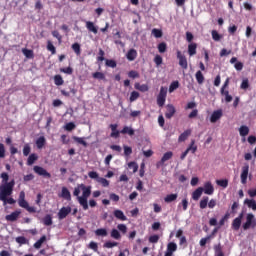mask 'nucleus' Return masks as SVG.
I'll list each match as a JSON object with an SVG mask.
<instances>
[{"label": "nucleus", "mask_w": 256, "mask_h": 256, "mask_svg": "<svg viewBox=\"0 0 256 256\" xmlns=\"http://www.w3.org/2000/svg\"><path fill=\"white\" fill-rule=\"evenodd\" d=\"M42 223H44L46 227H50L51 225H53L52 216L50 214L45 215Z\"/></svg>", "instance_id": "nucleus-32"}, {"label": "nucleus", "mask_w": 256, "mask_h": 256, "mask_svg": "<svg viewBox=\"0 0 256 256\" xmlns=\"http://www.w3.org/2000/svg\"><path fill=\"white\" fill-rule=\"evenodd\" d=\"M237 61H238V58L232 57L229 62L230 64H234L235 70L242 71L244 68V64L242 62H237Z\"/></svg>", "instance_id": "nucleus-15"}, {"label": "nucleus", "mask_w": 256, "mask_h": 256, "mask_svg": "<svg viewBox=\"0 0 256 256\" xmlns=\"http://www.w3.org/2000/svg\"><path fill=\"white\" fill-rule=\"evenodd\" d=\"M173 152L172 151H167L163 154L162 158L160 161L156 163V168L159 169L163 166H165V162L169 161L173 157Z\"/></svg>", "instance_id": "nucleus-6"}, {"label": "nucleus", "mask_w": 256, "mask_h": 256, "mask_svg": "<svg viewBox=\"0 0 256 256\" xmlns=\"http://www.w3.org/2000/svg\"><path fill=\"white\" fill-rule=\"evenodd\" d=\"M167 93H168L167 87L160 88L159 94L157 95V98H156V103L159 107H163L165 105Z\"/></svg>", "instance_id": "nucleus-3"}, {"label": "nucleus", "mask_w": 256, "mask_h": 256, "mask_svg": "<svg viewBox=\"0 0 256 256\" xmlns=\"http://www.w3.org/2000/svg\"><path fill=\"white\" fill-rule=\"evenodd\" d=\"M250 132V128L246 125H242L240 128H239V134L240 136L242 137H245L249 134Z\"/></svg>", "instance_id": "nucleus-33"}, {"label": "nucleus", "mask_w": 256, "mask_h": 256, "mask_svg": "<svg viewBox=\"0 0 256 256\" xmlns=\"http://www.w3.org/2000/svg\"><path fill=\"white\" fill-rule=\"evenodd\" d=\"M72 212V208L70 206L62 207L57 213V217L59 221H62V219H66L68 215Z\"/></svg>", "instance_id": "nucleus-7"}, {"label": "nucleus", "mask_w": 256, "mask_h": 256, "mask_svg": "<svg viewBox=\"0 0 256 256\" xmlns=\"http://www.w3.org/2000/svg\"><path fill=\"white\" fill-rule=\"evenodd\" d=\"M46 49L50 51L52 55L56 54V47L50 40L47 41Z\"/></svg>", "instance_id": "nucleus-42"}, {"label": "nucleus", "mask_w": 256, "mask_h": 256, "mask_svg": "<svg viewBox=\"0 0 256 256\" xmlns=\"http://www.w3.org/2000/svg\"><path fill=\"white\" fill-rule=\"evenodd\" d=\"M46 144V139L44 136H40L39 138L36 139V147L38 149H42Z\"/></svg>", "instance_id": "nucleus-31"}, {"label": "nucleus", "mask_w": 256, "mask_h": 256, "mask_svg": "<svg viewBox=\"0 0 256 256\" xmlns=\"http://www.w3.org/2000/svg\"><path fill=\"white\" fill-rule=\"evenodd\" d=\"M127 75L129 78H132V79H136L140 77V74L135 70L129 71Z\"/></svg>", "instance_id": "nucleus-62"}, {"label": "nucleus", "mask_w": 256, "mask_h": 256, "mask_svg": "<svg viewBox=\"0 0 256 256\" xmlns=\"http://www.w3.org/2000/svg\"><path fill=\"white\" fill-rule=\"evenodd\" d=\"M134 88L137 89L138 91L141 92H147L149 91V86L147 84H140V83H135Z\"/></svg>", "instance_id": "nucleus-30"}, {"label": "nucleus", "mask_w": 256, "mask_h": 256, "mask_svg": "<svg viewBox=\"0 0 256 256\" xmlns=\"http://www.w3.org/2000/svg\"><path fill=\"white\" fill-rule=\"evenodd\" d=\"M60 72L71 75V74H73V68H71V67L61 68Z\"/></svg>", "instance_id": "nucleus-64"}, {"label": "nucleus", "mask_w": 256, "mask_h": 256, "mask_svg": "<svg viewBox=\"0 0 256 256\" xmlns=\"http://www.w3.org/2000/svg\"><path fill=\"white\" fill-rule=\"evenodd\" d=\"M244 203L247 205L249 209H252L253 211H256V201L255 200H250L246 199Z\"/></svg>", "instance_id": "nucleus-39"}, {"label": "nucleus", "mask_w": 256, "mask_h": 256, "mask_svg": "<svg viewBox=\"0 0 256 256\" xmlns=\"http://www.w3.org/2000/svg\"><path fill=\"white\" fill-rule=\"evenodd\" d=\"M75 128H76V125H75V123H73V122H69V123L65 124V126H64V129H65L66 131H72V130H74Z\"/></svg>", "instance_id": "nucleus-61"}, {"label": "nucleus", "mask_w": 256, "mask_h": 256, "mask_svg": "<svg viewBox=\"0 0 256 256\" xmlns=\"http://www.w3.org/2000/svg\"><path fill=\"white\" fill-rule=\"evenodd\" d=\"M110 237L119 241L121 239V234L117 229H112L110 232Z\"/></svg>", "instance_id": "nucleus-40"}, {"label": "nucleus", "mask_w": 256, "mask_h": 256, "mask_svg": "<svg viewBox=\"0 0 256 256\" xmlns=\"http://www.w3.org/2000/svg\"><path fill=\"white\" fill-rule=\"evenodd\" d=\"M105 65L107 67H110V68H116L117 67V62L115 60H112V59H106L105 60Z\"/></svg>", "instance_id": "nucleus-55"}, {"label": "nucleus", "mask_w": 256, "mask_h": 256, "mask_svg": "<svg viewBox=\"0 0 256 256\" xmlns=\"http://www.w3.org/2000/svg\"><path fill=\"white\" fill-rule=\"evenodd\" d=\"M128 168L132 169L133 173H135L138 171L139 166L136 162L132 161L128 163Z\"/></svg>", "instance_id": "nucleus-59"}, {"label": "nucleus", "mask_w": 256, "mask_h": 256, "mask_svg": "<svg viewBox=\"0 0 256 256\" xmlns=\"http://www.w3.org/2000/svg\"><path fill=\"white\" fill-rule=\"evenodd\" d=\"M211 36H212V39L216 42L221 41V39L223 38V36L219 34L217 30L211 31Z\"/></svg>", "instance_id": "nucleus-41"}, {"label": "nucleus", "mask_w": 256, "mask_h": 256, "mask_svg": "<svg viewBox=\"0 0 256 256\" xmlns=\"http://www.w3.org/2000/svg\"><path fill=\"white\" fill-rule=\"evenodd\" d=\"M85 27L89 32H92L93 34H97L98 33V27L95 26V24L93 22L90 21H86L85 23Z\"/></svg>", "instance_id": "nucleus-18"}, {"label": "nucleus", "mask_w": 256, "mask_h": 256, "mask_svg": "<svg viewBox=\"0 0 256 256\" xmlns=\"http://www.w3.org/2000/svg\"><path fill=\"white\" fill-rule=\"evenodd\" d=\"M47 237L44 235L42 237H40V239H38V241H36V243H34V249H41L43 243H45Z\"/></svg>", "instance_id": "nucleus-35"}, {"label": "nucleus", "mask_w": 256, "mask_h": 256, "mask_svg": "<svg viewBox=\"0 0 256 256\" xmlns=\"http://www.w3.org/2000/svg\"><path fill=\"white\" fill-rule=\"evenodd\" d=\"M191 134H192V130L190 129L185 130L182 134L179 135L178 142L186 141Z\"/></svg>", "instance_id": "nucleus-22"}, {"label": "nucleus", "mask_w": 256, "mask_h": 256, "mask_svg": "<svg viewBox=\"0 0 256 256\" xmlns=\"http://www.w3.org/2000/svg\"><path fill=\"white\" fill-rule=\"evenodd\" d=\"M53 79H54V84L56 86H61L64 84V80L61 75H55Z\"/></svg>", "instance_id": "nucleus-43"}, {"label": "nucleus", "mask_w": 256, "mask_h": 256, "mask_svg": "<svg viewBox=\"0 0 256 256\" xmlns=\"http://www.w3.org/2000/svg\"><path fill=\"white\" fill-rule=\"evenodd\" d=\"M195 78L198 84H203L205 81V77L202 73V71H197L195 74Z\"/></svg>", "instance_id": "nucleus-37"}, {"label": "nucleus", "mask_w": 256, "mask_h": 256, "mask_svg": "<svg viewBox=\"0 0 256 256\" xmlns=\"http://www.w3.org/2000/svg\"><path fill=\"white\" fill-rule=\"evenodd\" d=\"M204 189L202 187L197 188L193 193H192V199L193 201H198L200 197H202Z\"/></svg>", "instance_id": "nucleus-20"}, {"label": "nucleus", "mask_w": 256, "mask_h": 256, "mask_svg": "<svg viewBox=\"0 0 256 256\" xmlns=\"http://www.w3.org/2000/svg\"><path fill=\"white\" fill-rule=\"evenodd\" d=\"M22 53H24V56H26V58H28V59L34 58L33 50L24 48V49H22Z\"/></svg>", "instance_id": "nucleus-48"}, {"label": "nucleus", "mask_w": 256, "mask_h": 256, "mask_svg": "<svg viewBox=\"0 0 256 256\" xmlns=\"http://www.w3.org/2000/svg\"><path fill=\"white\" fill-rule=\"evenodd\" d=\"M72 50L76 55H81V46L79 43H74L71 45Z\"/></svg>", "instance_id": "nucleus-47"}, {"label": "nucleus", "mask_w": 256, "mask_h": 256, "mask_svg": "<svg viewBox=\"0 0 256 256\" xmlns=\"http://www.w3.org/2000/svg\"><path fill=\"white\" fill-rule=\"evenodd\" d=\"M73 140L77 142L78 144H81L83 147H88V143L84 140L82 137L74 136Z\"/></svg>", "instance_id": "nucleus-44"}, {"label": "nucleus", "mask_w": 256, "mask_h": 256, "mask_svg": "<svg viewBox=\"0 0 256 256\" xmlns=\"http://www.w3.org/2000/svg\"><path fill=\"white\" fill-rule=\"evenodd\" d=\"M250 227H256V219L252 213L247 214L246 222L242 225L244 231H248Z\"/></svg>", "instance_id": "nucleus-4"}, {"label": "nucleus", "mask_w": 256, "mask_h": 256, "mask_svg": "<svg viewBox=\"0 0 256 256\" xmlns=\"http://www.w3.org/2000/svg\"><path fill=\"white\" fill-rule=\"evenodd\" d=\"M223 116V111L221 109L219 110H216L214 111L212 114H211V117H210V122L211 123H216L219 119H221Z\"/></svg>", "instance_id": "nucleus-13"}, {"label": "nucleus", "mask_w": 256, "mask_h": 256, "mask_svg": "<svg viewBox=\"0 0 256 256\" xmlns=\"http://www.w3.org/2000/svg\"><path fill=\"white\" fill-rule=\"evenodd\" d=\"M113 215L119 221H127V216L124 214L122 210H114Z\"/></svg>", "instance_id": "nucleus-16"}, {"label": "nucleus", "mask_w": 256, "mask_h": 256, "mask_svg": "<svg viewBox=\"0 0 256 256\" xmlns=\"http://www.w3.org/2000/svg\"><path fill=\"white\" fill-rule=\"evenodd\" d=\"M220 93L225 97V102L230 103L233 100V97L229 94L228 90L220 89Z\"/></svg>", "instance_id": "nucleus-29"}, {"label": "nucleus", "mask_w": 256, "mask_h": 256, "mask_svg": "<svg viewBox=\"0 0 256 256\" xmlns=\"http://www.w3.org/2000/svg\"><path fill=\"white\" fill-rule=\"evenodd\" d=\"M210 239H212V235H208L205 238H201L199 241L200 247H205L207 245L208 241H210Z\"/></svg>", "instance_id": "nucleus-53"}, {"label": "nucleus", "mask_w": 256, "mask_h": 256, "mask_svg": "<svg viewBox=\"0 0 256 256\" xmlns=\"http://www.w3.org/2000/svg\"><path fill=\"white\" fill-rule=\"evenodd\" d=\"M16 241L18 242V245H26L28 243L27 238L24 236L16 237Z\"/></svg>", "instance_id": "nucleus-56"}, {"label": "nucleus", "mask_w": 256, "mask_h": 256, "mask_svg": "<svg viewBox=\"0 0 256 256\" xmlns=\"http://www.w3.org/2000/svg\"><path fill=\"white\" fill-rule=\"evenodd\" d=\"M176 57L179 61L178 62L179 66L183 69H188V60H187L186 56L180 50L176 51Z\"/></svg>", "instance_id": "nucleus-5"}, {"label": "nucleus", "mask_w": 256, "mask_h": 256, "mask_svg": "<svg viewBox=\"0 0 256 256\" xmlns=\"http://www.w3.org/2000/svg\"><path fill=\"white\" fill-rule=\"evenodd\" d=\"M197 47L198 45L196 43H190L188 45V55L189 56H194L197 54Z\"/></svg>", "instance_id": "nucleus-23"}, {"label": "nucleus", "mask_w": 256, "mask_h": 256, "mask_svg": "<svg viewBox=\"0 0 256 256\" xmlns=\"http://www.w3.org/2000/svg\"><path fill=\"white\" fill-rule=\"evenodd\" d=\"M180 84L179 81H174L170 84L169 86V92L172 93L173 91H175L177 88H179Z\"/></svg>", "instance_id": "nucleus-57"}, {"label": "nucleus", "mask_w": 256, "mask_h": 256, "mask_svg": "<svg viewBox=\"0 0 256 256\" xmlns=\"http://www.w3.org/2000/svg\"><path fill=\"white\" fill-rule=\"evenodd\" d=\"M96 237H107L108 231L106 228H98L94 231Z\"/></svg>", "instance_id": "nucleus-25"}, {"label": "nucleus", "mask_w": 256, "mask_h": 256, "mask_svg": "<svg viewBox=\"0 0 256 256\" xmlns=\"http://www.w3.org/2000/svg\"><path fill=\"white\" fill-rule=\"evenodd\" d=\"M14 186L15 180L0 184V201H5L6 197L13 195Z\"/></svg>", "instance_id": "nucleus-2"}, {"label": "nucleus", "mask_w": 256, "mask_h": 256, "mask_svg": "<svg viewBox=\"0 0 256 256\" xmlns=\"http://www.w3.org/2000/svg\"><path fill=\"white\" fill-rule=\"evenodd\" d=\"M241 225H242V220H239L238 218H235L232 221L231 228L233 229V231H239Z\"/></svg>", "instance_id": "nucleus-26"}, {"label": "nucleus", "mask_w": 256, "mask_h": 256, "mask_svg": "<svg viewBox=\"0 0 256 256\" xmlns=\"http://www.w3.org/2000/svg\"><path fill=\"white\" fill-rule=\"evenodd\" d=\"M157 49L159 53H165L167 51V43L162 42L157 45Z\"/></svg>", "instance_id": "nucleus-49"}, {"label": "nucleus", "mask_w": 256, "mask_h": 256, "mask_svg": "<svg viewBox=\"0 0 256 256\" xmlns=\"http://www.w3.org/2000/svg\"><path fill=\"white\" fill-rule=\"evenodd\" d=\"M208 203H209V197L207 196L203 197L199 202V208L206 209L208 207Z\"/></svg>", "instance_id": "nucleus-36"}, {"label": "nucleus", "mask_w": 256, "mask_h": 256, "mask_svg": "<svg viewBox=\"0 0 256 256\" xmlns=\"http://www.w3.org/2000/svg\"><path fill=\"white\" fill-rule=\"evenodd\" d=\"M140 97V93L137 91H132L130 93L129 101L130 102H135L138 98Z\"/></svg>", "instance_id": "nucleus-50"}, {"label": "nucleus", "mask_w": 256, "mask_h": 256, "mask_svg": "<svg viewBox=\"0 0 256 256\" xmlns=\"http://www.w3.org/2000/svg\"><path fill=\"white\" fill-rule=\"evenodd\" d=\"M97 182L100 183L103 187H108L110 185L109 180L103 177L98 178Z\"/></svg>", "instance_id": "nucleus-58"}, {"label": "nucleus", "mask_w": 256, "mask_h": 256, "mask_svg": "<svg viewBox=\"0 0 256 256\" xmlns=\"http://www.w3.org/2000/svg\"><path fill=\"white\" fill-rule=\"evenodd\" d=\"M249 169H250L249 164H245L242 167V172H241V175H240V179H241V183L242 184H247V179H248V175H249Z\"/></svg>", "instance_id": "nucleus-8"}, {"label": "nucleus", "mask_w": 256, "mask_h": 256, "mask_svg": "<svg viewBox=\"0 0 256 256\" xmlns=\"http://www.w3.org/2000/svg\"><path fill=\"white\" fill-rule=\"evenodd\" d=\"M80 188L82 191V196H78L77 201L79 205L82 207L83 211H88L89 209L88 199L92 193L91 186L80 184Z\"/></svg>", "instance_id": "nucleus-1"}, {"label": "nucleus", "mask_w": 256, "mask_h": 256, "mask_svg": "<svg viewBox=\"0 0 256 256\" xmlns=\"http://www.w3.org/2000/svg\"><path fill=\"white\" fill-rule=\"evenodd\" d=\"M0 177L2 178V184L9 183L8 182V180H9L8 173L2 172V174H0Z\"/></svg>", "instance_id": "nucleus-63"}, {"label": "nucleus", "mask_w": 256, "mask_h": 256, "mask_svg": "<svg viewBox=\"0 0 256 256\" xmlns=\"http://www.w3.org/2000/svg\"><path fill=\"white\" fill-rule=\"evenodd\" d=\"M197 150H198V146L196 145V141L192 139L186 151L191 152L192 154H195Z\"/></svg>", "instance_id": "nucleus-24"}, {"label": "nucleus", "mask_w": 256, "mask_h": 256, "mask_svg": "<svg viewBox=\"0 0 256 256\" xmlns=\"http://www.w3.org/2000/svg\"><path fill=\"white\" fill-rule=\"evenodd\" d=\"M92 77H93L94 79H98V80H105V79H106L105 74L102 73V72H94V73L92 74Z\"/></svg>", "instance_id": "nucleus-54"}, {"label": "nucleus", "mask_w": 256, "mask_h": 256, "mask_svg": "<svg viewBox=\"0 0 256 256\" xmlns=\"http://www.w3.org/2000/svg\"><path fill=\"white\" fill-rule=\"evenodd\" d=\"M34 172L40 176H44L45 178H51V174L41 166H34Z\"/></svg>", "instance_id": "nucleus-10"}, {"label": "nucleus", "mask_w": 256, "mask_h": 256, "mask_svg": "<svg viewBox=\"0 0 256 256\" xmlns=\"http://www.w3.org/2000/svg\"><path fill=\"white\" fill-rule=\"evenodd\" d=\"M138 56V52L135 49H130L128 50L127 54H126V58L129 61H134Z\"/></svg>", "instance_id": "nucleus-21"}, {"label": "nucleus", "mask_w": 256, "mask_h": 256, "mask_svg": "<svg viewBox=\"0 0 256 256\" xmlns=\"http://www.w3.org/2000/svg\"><path fill=\"white\" fill-rule=\"evenodd\" d=\"M178 194H168L164 197L165 203H173V201H177Z\"/></svg>", "instance_id": "nucleus-27"}, {"label": "nucleus", "mask_w": 256, "mask_h": 256, "mask_svg": "<svg viewBox=\"0 0 256 256\" xmlns=\"http://www.w3.org/2000/svg\"><path fill=\"white\" fill-rule=\"evenodd\" d=\"M38 155L35 153L30 154V156H28V161L26 162V164H28L29 166L33 165L37 160H38Z\"/></svg>", "instance_id": "nucleus-34"}, {"label": "nucleus", "mask_w": 256, "mask_h": 256, "mask_svg": "<svg viewBox=\"0 0 256 256\" xmlns=\"http://www.w3.org/2000/svg\"><path fill=\"white\" fill-rule=\"evenodd\" d=\"M216 184L221 186L222 188H227L229 185V180L228 179L216 180Z\"/></svg>", "instance_id": "nucleus-46"}, {"label": "nucleus", "mask_w": 256, "mask_h": 256, "mask_svg": "<svg viewBox=\"0 0 256 256\" xmlns=\"http://www.w3.org/2000/svg\"><path fill=\"white\" fill-rule=\"evenodd\" d=\"M120 133L122 134H128L129 136H133L135 135V130L128 127V126H125L123 127V129L120 131Z\"/></svg>", "instance_id": "nucleus-38"}, {"label": "nucleus", "mask_w": 256, "mask_h": 256, "mask_svg": "<svg viewBox=\"0 0 256 256\" xmlns=\"http://www.w3.org/2000/svg\"><path fill=\"white\" fill-rule=\"evenodd\" d=\"M154 63H155V65L156 66H160V65H162L163 64V58H162V56L161 55H156L155 57H154Z\"/></svg>", "instance_id": "nucleus-60"}, {"label": "nucleus", "mask_w": 256, "mask_h": 256, "mask_svg": "<svg viewBox=\"0 0 256 256\" xmlns=\"http://www.w3.org/2000/svg\"><path fill=\"white\" fill-rule=\"evenodd\" d=\"M151 34H152L155 38H161V37H163V31L160 30V29H156V28L152 29Z\"/></svg>", "instance_id": "nucleus-51"}, {"label": "nucleus", "mask_w": 256, "mask_h": 256, "mask_svg": "<svg viewBox=\"0 0 256 256\" xmlns=\"http://www.w3.org/2000/svg\"><path fill=\"white\" fill-rule=\"evenodd\" d=\"M20 215H21V210H16V211L6 215V221H10V222L14 223V221L19 219Z\"/></svg>", "instance_id": "nucleus-12"}, {"label": "nucleus", "mask_w": 256, "mask_h": 256, "mask_svg": "<svg viewBox=\"0 0 256 256\" xmlns=\"http://www.w3.org/2000/svg\"><path fill=\"white\" fill-rule=\"evenodd\" d=\"M60 197H62V199H65L66 201H70L72 199L71 193L67 187H62Z\"/></svg>", "instance_id": "nucleus-19"}, {"label": "nucleus", "mask_w": 256, "mask_h": 256, "mask_svg": "<svg viewBox=\"0 0 256 256\" xmlns=\"http://www.w3.org/2000/svg\"><path fill=\"white\" fill-rule=\"evenodd\" d=\"M177 249H178L177 244L175 242H170V243H168L166 250L170 251L172 253H175V251H177Z\"/></svg>", "instance_id": "nucleus-45"}, {"label": "nucleus", "mask_w": 256, "mask_h": 256, "mask_svg": "<svg viewBox=\"0 0 256 256\" xmlns=\"http://www.w3.org/2000/svg\"><path fill=\"white\" fill-rule=\"evenodd\" d=\"M176 113V108L172 104L166 105V112H165V117L167 119H171Z\"/></svg>", "instance_id": "nucleus-11"}, {"label": "nucleus", "mask_w": 256, "mask_h": 256, "mask_svg": "<svg viewBox=\"0 0 256 256\" xmlns=\"http://www.w3.org/2000/svg\"><path fill=\"white\" fill-rule=\"evenodd\" d=\"M18 205L22 207V209H27L28 213H36L37 210L35 207L30 206L26 200H18Z\"/></svg>", "instance_id": "nucleus-9"}, {"label": "nucleus", "mask_w": 256, "mask_h": 256, "mask_svg": "<svg viewBox=\"0 0 256 256\" xmlns=\"http://www.w3.org/2000/svg\"><path fill=\"white\" fill-rule=\"evenodd\" d=\"M103 247L105 249H113V247H118V243L117 242H111V241H107L103 244Z\"/></svg>", "instance_id": "nucleus-52"}, {"label": "nucleus", "mask_w": 256, "mask_h": 256, "mask_svg": "<svg viewBox=\"0 0 256 256\" xmlns=\"http://www.w3.org/2000/svg\"><path fill=\"white\" fill-rule=\"evenodd\" d=\"M214 186L212 185L211 182H206L204 184V193L205 195H213L214 193Z\"/></svg>", "instance_id": "nucleus-17"}, {"label": "nucleus", "mask_w": 256, "mask_h": 256, "mask_svg": "<svg viewBox=\"0 0 256 256\" xmlns=\"http://www.w3.org/2000/svg\"><path fill=\"white\" fill-rule=\"evenodd\" d=\"M214 256H225L221 244L214 245Z\"/></svg>", "instance_id": "nucleus-28"}, {"label": "nucleus", "mask_w": 256, "mask_h": 256, "mask_svg": "<svg viewBox=\"0 0 256 256\" xmlns=\"http://www.w3.org/2000/svg\"><path fill=\"white\" fill-rule=\"evenodd\" d=\"M109 128L111 129L110 137L111 138H119L120 137V131L117 130L118 124H110Z\"/></svg>", "instance_id": "nucleus-14"}]
</instances>
